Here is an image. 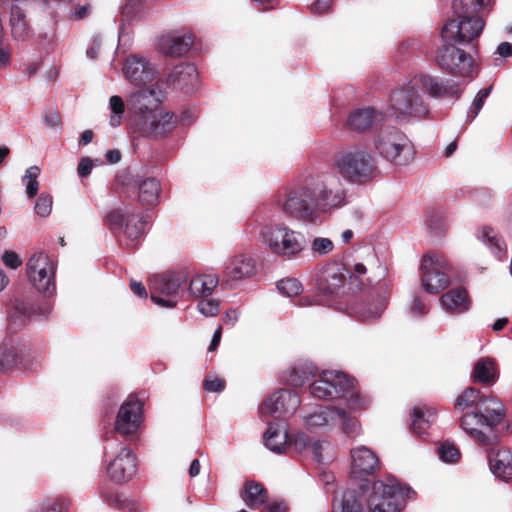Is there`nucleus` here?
<instances>
[{
    "instance_id": "obj_35",
    "label": "nucleus",
    "mask_w": 512,
    "mask_h": 512,
    "mask_svg": "<svg viewBox=\"0 0 512 512\" xmlns=\"http://www.w3.org/2000/svg\"><path fill=\"white\" fill-rule=\"evenodd\" d=\"M138 201L142 205L154 206L158 203L160 183L153 177L138 179Z\"/></svg>"
},
{
    "instance_id": "obj_59",
    "label": "nucleus",
    "mask_w": 512,
    "mask_h": 512,
    "mask_svg": "<svg viewBox=\"0 0 512 512\" xmlns=\"http://www.w3.org/2000/svg\"><path fill=\"white\" fill-rule=\"evenodd\" d=\"M309 8L315 14L327 13L331 8V0H314L309 4Z\"/></svg>"
},
{
    "instance_id": "obj_2",
    "label": "nucleus",
    "mask_w": 512,
    "mask_h": 512,
    "mask_svg": "<svg viewBox=\"0 0 512 512\" xmlns=\"http://www.w3.org/2000/svg\"><path fill=\"white\" fill-rule=\"evenodd\" d=\"M422 86L432 96H455L460 93L454 82H444L438 77L419 75L408 81L400 89L394 90L389 98L388 112L392 117L424 116L427 107L417 88Z\"/></svg>"
},
{
    "instance_id": "obj_12",
    "label": "nucleus",
    "mask_w": 512,
    "mask_h": 512,
    "mask_svg": "<svg viewBox=\"0 0 512 512\" xmlns=\"http://www.w3.org/2000/svg\"><path fill=\"white\" fill-rule=\"evenodd\" d=\"M108 227L117 232L121 230L125 236V246L132 248L142 237L145 230V222L138 214L129 211L128 208L114 209L106 216Z\"/></svg>"
},
{
    "instance_id": "obj_54",
    "label": "nucleus",
    "mask_w": 512,
    "mask_h": 512,
    "mask_svg": "<svg viewBox=\"0 0 512 512\" xmlns=\"http://www.w3.org/2000/svg\"><path fill=\"white\" fill-rule=\"evenodd\" d=\"M16 361V352L13 346H3L0 348V369H6L12 366Z\"/></svg>"
},
{
    "instance_id": "obj_41",
    "label": "nucleus",
    "mask_w": 512,
    "mask_h": 512,
    "mask_svg": "<svg viewBox=\"0 0 512 512\" xmlns=\"http://www.w3.org/2000/svg\"><path fill=\"white\" fill-rule=\"evenodd\" d=\"M478 238L499 258L505 252L504 242L492 228L484 227L480 231Z\"/></svg>"
},
{
    "instance_id": "obj_62",
    "label": "nucleus",
    "mask_w": 512,
    "mask_h": 512,
    "mask_svg": "<svg viewBox=\"0 0 512 512\" xmlns=\"http://www.w3.org/2000/svg\"><path fill=\"white\" fill-rule=\"evenodd\" d=\"M92 167H93V163L90 158H88V157L82 158L78 164V169H77L78 175L81 178L87 177L91 173Z\"/></svg>"
},
{
    "instance_id": "obj_27",
    "label": "nucleus",
    "mask_w": 512,
    "mask_h": 512,
    "mask_svg": "<svg viewBox=\"0 0 512 512\" xmlns=\"http://www.w3.org/2000/svg\"><path fill=\"white\" fill-rule=\"evenodd\" d=\"M387 306L385 293H377L375 297L366 299L354 310V316L363 323H372L378 320Z\"/></svg>"
},
{
    "instance_id": "obj_24",
    "label": "nucleus",
    "mask_w": 512,
    "mask_h": 512,
    "mask_svg": "<svg viewBox=\"0 0 512 512\" xmlns=\"http://www.w3.org/2000/svg\"><path fill=\"white\" fill-rule=\"evenodd\" d=\"M198 81L195 65L183 63L174 67L167 79V85L186 93L194 91Z\"/></svg>"
},
{
    "instance_id": "obj_63",
    "label": "nucleus",
    "mask_w": 512,
    "mask_h": 512,
    "mask_svg": "<svg viewBox=\"0 0 512 512\" xmlns=\"http://www.w3.org/2000/svg\"><path fill=\"white\" fill-rule=\"evenodd\" d=\"M314 304L318 305H329L328 300L320 299L319 297L304 296L299 299L298 305L301 307H307Z\"/></svg>"
},
{
    "instance_id": "obj_45",
    "label": "nucleus",
    "mask_w": 512,
    "mask_h": 512,
    "mask_svg": "<svg viewBox=\"0 0 512 512\" xmlns=\"http://www.w3.org/2000/svg\"><path fill=\"white\" fill-rule=\"evenodd\" d=\"M40 175V168L38 166H31L25 171V175L22 177V182L26 187V194L29 198H33L37 195L39 190V183L37 178Z\"/></svg>"
},
{
    "instance_id": "obj_14",
    "label": "nucleus",
    "mask_w": 512,
    "mask_h": 512,
    "mask_svg": "<svg viewBox=\"0 0 512 512\" xmlns=\"http://www.w3.org/2000/svg\"><path fill=\"white\" fill-rule=\"evenodd\" d=\"M447 268L448 263L442 255H424L421 263L422 285L428 293H437L448 286Z\"/></svg>"
},
{
    "instance_id": "obj_1",
    "label": "nucleus",
    "mask_w": 512,
    "mask_h": 512,
    "mask_svg": "<svg viewBox=\"0 0 512 512\" xmlns=\"http://www.w3.org/2000/svg\"><path fill=\"white\" fill-rule=\"evenodd\" d=\"M346 193L332 173L307 180L300 188L278 196L277 206L288 216L313 222L320 213L345 205Z\"/></svg>"
},
{
    "instance_id": "obj_51",
    "label": "nucleus",
    "mask_w": 512,
    "mask_h": 512,
    "mask_svg": "<svg viewBox=\"0 0 512 512\" xmlns=\"http://www.w3.org/2000/svg\"><path fill=\"white\" fill-rule=\"evenodd\" d=\"M53 200L49 194L41 193L35 204V212L41 217H47L52 211Z\"/></svg>"
},
{
    "instance_id": "obj_49",
    "label": "nucleus",
    "mask_w": 512,
    "mask_h": 512,
    "mask_svg": "<svg viewBox=\"0 0 512 512\" xmlns=\"http://www.w3.org/2000/svg\"><path fill=\"white\" fill-rule=\"evenodd\" d=\"M491 90H492V86L482 89L477 93L476 98L473 101L472 106L470 107V109L468 111V117L471 120H473L478 115V113L480 112V110L482 109V107L484 105L485 100L490 95Z\"/></svg>"
},
{
    "instance_id": "obj_6",
    "label": "nucleus",
    "mask_w": 512,
    "mask_h": 512,
    "mask_svg": "<svg viewBox=\"0 0 512 512\" xmlns=\"http://www.w3.org/2000/svg\"><path fill=\"white\" fill-rule=\"evenodd\" d=\"M260 239L274 255L292 258L302 252L305 246L304 235L285 223H270L260 230Z\"/></svg>"
},
{
    "instance_id": "obj_29",
    "label": "nucleus",
    "mask_w": 512,
    "mask_h": 512,
    "mask_svg": "<svg viewBox=\"0 0 512 512\" xmlns=\"http://www.w3.org/2000/svg\"><path fill=\"white\" fill-rule=\"evenodd\" d=\"M443 309L454 315L467 312L471 307V299L466 289L454 288L444 293L440 298Z\"/></svg>"
},
{
    "instance_id": "obj_7",
    "label": "nucleus",
    "mask_w": 512,
    "mask_h": 512,
    "mask_svg": "<svg viewBox=\"0 0 512 512\" xmlns=\"http://www.w3.org/2000/svg\"><path fill=\"white\" fill-rule=\"evenodd\" d=\"M334 167L348 182L362 184L372 179L376 172L375 158L364 147H352L339 155Z\"/></svg>"
},
{
    "instance_id": "obj_57",
    "label": "nucleus",
    "mask_w": 512,
    "mask_h": 512,
    "mask_svg": "<svg viewBox=\"0 0 512 512\" xmlns=\"http://www.w3.org/2000/svg\"><path fill=\"white\" fill-rule=\"evenodd\" d=\"M324 445H326L327 447H329V443H326V442H320V441H313L311 442L310 444V447H309V450L308 451H311L314 459L319 462V463H323L325 462L326 460H328V458H326L324 455H323V451H324Z\"/></svg>"
},
{
    "instance_id": "obj_40",
    "label": "nucleus",
    "mask_w": 512,
    "mask_h": 512,
    "mask_svg": "<svg viewBox=\"0 0 512 512\" xmlns=\"http://www.w3.org/2000/svg\"><path fill=\"white\" fill-rule=\"evenodd\" d=\"M338 424H340L342 432L348 437L355 438L361 434L359 421L346 410L337 407L336 426Z\"/></svg>"
},
{
    "instance_id": "obj_38",
    "label": "nucleus",
    "mask_w": 512,
    "mask_h": 512,
    "mask_svg": "<svg viewBox=\"0 0 512 512\" xmlns=\"http://www.w3.org/2000/svg\"><path fill=\"white\" fill-rule=\"evenodd\" d=\"M319 372L314 365L310 363H300L294 365L289 371L287 381L295 387H301L311 379H316Z\"/></svg>"
},
{
    "instance_id": "obj_16",
    "label": "nucleus",
    "mask_w": 512,
    "mask_h": 512,
    "mask_svg": "<svg viewBox=\"0 0 512 512\" xmlns=\"http://www.w3.org/2000/svg\"><path fill=\"white\" fill-rule=\"evenodd\" d=\"M437 63L442 68L460 76H469L473 69L472 57L457 48L455 43H445L439 49Z\"/></svg>"
},
{
    "instance_id": "obj_50",
    "label": "nucleus",
    "mask_w": 512,
    "mask_h": 512,
    "mask_svg": "<svg viewBox=\"0 0 512 512\" xmlns=\"http://www.w3.org/2000/svg\"><path fill=\"white\" fill-rule=\"evenodd\" d=\"M310 444H311V442H310L309 437L303 432H300L291 437H288L287 446L293 447L294 450L299 453H301L303 451H308Z\"/></svg>"
},
{
    "instance_id": "obj_34",
    "label": "nucleus",
    "mask_w": 512,
    "mask_h": 512,
    "mask_svg": "<svg viewBox=\"0 0 512 512\" xmlns=\"http://www.w3.org/2000/svg\"><path fill=\"white\" fill-rule=\"evenodd\" d=\"M266 447L276 453L285 450L288 443V435L284 426L280 423H270L264 433Z\"/></svg>"
},
{
    "instance_id": "obj_15",
    "label": "nucleus",
    "mask_w": 512,
    "mask_h": 512,
    "mask_svg": "<svg viewBox=\"0 0 512 512\" xmlns=\"http://www.w3.org/2000/svg\"><path fill=\"white\" fill-rule=\"evenodd\" d=\"M347 271L343 264L328 263L319 269L316 278V288L319 296H335L346 283Z\"/></svg>"
},
{
    "instance_id": "obj_20",
    "label": "nucleus",
    "mask_w": 512,
    "mask_h": 512,
    "mask_svg": "<svg viewBox=\"0 0 512 512\" xmlns=\"http://www.w3.org/2000/svg\"><path fill=\"white\" fill-rule=\"evenodd\" d=\"M380 469L377 454L369 447L358 445L350 450V473L354 478L364 479Z\"/></svg>"
},
{
    "instance_id": "obj_64",
    "label": "nucleus",
    "mask_w": 512,
    "mask_h": 512,
    "mask_svg": "<svg viewBox=\"0 0 512 512\" xmlns=\"http://www.w3.org/2000/svg\"><path fill=\"white\" fill-rule=\"evenodd\" d=\"M44 122L51 127H59L61 124L59 113L56 111L46 113L44 116Z\"/></svg>"
},
{
    "instance_id": "obj_13",
    "label": "nucleus",
    "mask_w": 512,
    "mask_h": 512,
    "mask_svg": "<svg viewBox=\"0 0 512 512\" xmlns=\"http://www.w3.org/2000/svg\"><path fill=\"white\" fill-rule=\"evenodd\" d=\"M56 266L43 252H37L27 262V273L31 283L41 293L51 295L55 291Z\"/></svg>"
},
{
    "instance_id": "obj_17",
    "label": "nucleus",
    "mask_w": 512,
    "mask_h": 512,
    "mask_svg": "<svg viewBox=\"0 0 512 512\" xmlns=\"http://www.w3.org/2000/svg\"><path fill=\"white\" fill-rule=\"evenodd\" d=\"M141 120L135 129L143 136L162 138L171 133L178 121L174 113L155 110L149 117Z\"/></svg>"
},
{
    "instance_id": "obj_47",
    "label": "nucleus",
    "mask_w": 512,
    "mask_h": 512,
    "mask_svg": "<svg viewBox=\"0 0 512 512\" xmlns=\"http://www.w3.org/2000/svg\"><path fill=\"white\" fill-rule=\"evenodd\" d=\"M439 458L445 463H455L460 459V451L453 442L444 441L438 447Z\"/></svg>"
},
{
    "instance_id": "obj_52",
    "label": "nucleus",
    "mask_w": 512,
    "mask_h": 512,
    "mask_svg": "<svg viewBox=\"0 0 512 512\" xmlns=\"http://www.w3.org/2000/svg\"><path fill=\"white\" fill-rule=\"evenodd\" d=\"M334 249V244L329 238L316 237L311 242V250L320 256L330 253Z\"/></svg>"
},
{
    "instance_id": "obj_21",
    "label": "nucleus",
    "mask_w": 512,
    "mask_h": 512,
    "mask_svg": "<svg viewBox=\"0 0 512 512\" xmlns=\"http://www.w3.org/2000/svg\"><path fill=\"white\" fill-rule=\"evenodd\" d=\"M107 475L117 483L130 480L137 471L136 457L128 447H121L107 466Z\"/></svg>"
},
{
    "instance_id": "obj_42",
    "label": "nucleus",
    "mask_w": 512,
    "mask_h": 512,
    "mask_svg": "<svg viewBox=\"0 0 512 512\" xmlns=\"http://www.w3.org/2000/svg\"><path fill=\"white\" fill-rule=\"evenodd\" d=\"M107 504L116 509L128 512H142L141 506L134 500L128 499L121 494H102Z\"/></svg>"
},
{
    "instance_id": "obj_30",
    "label": "nucleus",
    "mask_w": 512,
    "mask_h": 512,
    "mask_svg": "<svg viewBox=\"0 0 512 512\" xmlns=\"http://www.w3.org/2000/svg\"><path fill=\"white\" fill-rule=\"evenodd\" d=\"M493 401L497 400L493 397L483 396L479 390L468 387L457 397L455 409L460 412L467 409L483 411L484 408L491 407Z\"/></svg>"
},
{
    "instance_id": "obj_22",
    "label": "nucleus",
    "mask_w": 512,
    "mask_h": 512,
    "mask_svg": "<svg viewBox=\"0 0 512 512\" xmlns=\"http://www.w3.org/2000/svg\"><path fill=\"white\" fill-rule=\"evenodd\" d=\"M123 73L129 83L141 87L152 82L157 72L154 65L146 58L131 55L125 60Z\"/></svg>"
},
{
    "instance_id": "obj_55",
    "label": "nucleus",
    "mask_w": 512,
    "mask_h": 512,
    "mask_svg": "<svg viewBox=\"0 0 512 512\" xmlns=\"http://www.w3.org/2000/svg\"><path fill=\"white\" fill-rule=\"evenodd\" d=\"M11 25V30L14 38L18 41L26 40L30 34V28L26 22V19L18 22H13Z\"/></svg>"
},
{
    "instance_id": "obj_46",
    "label": "nucleus",
    "mask_w": 512,
    "mask_h": 512,
    "mask_svg": "<svg viewBox=\"0 0 512 512\" xmlns=\"http://www.w3.org/2000/svg\"><path fill=\"white\" fill-rule=\"evenodd\" d=\"M340 512H362L357 491H345L340 500Z\"/></svg>"
},
{
    "instance_id": "obj_48",
    "label": "nucleus",
    "mask_w": 512,
    "mask_h": 512,
    "mask_svg": "<svg viewBox=\"0 0 512 512\" xmlns=\"http://www.w3.org/2000/svg\"><path fill=\"white\" fill-rule=\"evenodd\" d=\"M277 288L282 294L286 295L287 297L297 296L303 290L301 282L295 278H288L279 281L277 284Z\"/></svg>"
},
{
    "instance_id": "obj_9",
    "label": "nucleus",
    "mask_w": 512,
    "mask_h": 512,
    "mask_svg": "<svg viewBox=\"0 0 512 512\" xmlns=\"http://www.w3.org/2000/svg\"><path fill=\"white\" fill-rule=\"evenodd\" d=\"M187 280V274L183 271L151 276L149 279L151 300L158 306L174 308L177 297L182 293Z\"/></svg>"
},
{
    "instance_id": "obj_56",
    "label": "nucleus",
    "mask_w": 512,
    "mask_h": 512,
    "mask_svg": "<svg viewBox=\"0 0 512 512\" xmlns=\"http://www.w3.org/2000/svg\"><path fill=\"white\" fill-rule=\"evenodd\" d=\"M429 311L428 304L419 297H415L410 306V313L413 317H419L427 314Z\"/></svg>"
},
{
    "instance_id": "obj_26",
    "label": "nucleus",
    "mask_w": 512,
    "mask_h": 512,
    "mask_svg": "<svg viewBox=\"0 0 512 512\" xmlns=\"http://www.w3.org/2000/svg\"><path fill=\"white\" fill-rule=\"evenodd\" d=\"M256 272L255 262L251 257L238 255L227 263L223 278L225 282H238L253 276Z\"/></svg>"
},
{
    "instance_id": "obj_43",
    "label": "nucleus",
    "mask_w": 512,
    "mask_h": 512,
    "mask_svg": "<svg viewBox=\"0 0 512 512\" xmlns=\"http://www.w3.org/2000/svg\"><path fill=\"white\" fill-rule=\"evenodd\" d=\"M108 107L111 112L109 117V124L112 127L120 126L124 118L126 108L124 100L118 95L111 96L109 99Z\"/></svg>"
},
{
    "instance_id": "obj_32",
    "label": "nucleus",
    "mask_w": 512,
    "mask_h": 512,
    "mask_svg": "<svg viewBox=\"0 0 512 512\" xmlns=\"http://www.w3.org/2000/svg\"><path fill=\"white\" fill-rule=\"evenodd\" d=\"M491 472L499 479L508 481L512 479V451L500 449L489 458Z\"/></svg>"
},
{
    "instance_id": "obj_5",
    "label": "nucleus",
    "mask_w": 512,
    "mask_h": 512,
    "mask_svg": "<svg viewBox=\"0 0 512 512\" xmlns=\"http://www.w3.org/2000/svg\"><path fill=\"white\" fill-rule=\"evenodd\" d=\"M504 416V406L493 401L492 406L483 411L471 410L461 418L462 429L482 445H492L497 441L494 427L499 425Z\"/></svg>"
},
{
    "instance_id": "obj_4",
    "label": "nucleus",
    "mask_w": 512,
    "mask_h": 512,
    "mask_svg": "<svg viewBox=\"0 0 512 512\" xmlns=\"http://www.w3.org/2000/svg\"><path fill=\"white\" fill-rule=\"evenodd\" d=\"M490 0H454L452 9L458 19L450 20L441 30L444 43L466 44L479 37L484 21L475 16L479 8L488 6Z\"/></svg>"
},
{
    "instance_id": "obj_44",
    "label": "nucleus",
    "mask_w": 512,
    "mask_h": 512,
    "mask_svg": "<svg viewBox=\"0 0 512 512\" xmlns=\"http://www.w3.org/2000/svg\"><path fill=\"white\" fill-rule=\"evenodd\" d=\"M23 0H0V14L10 11V24L26 19Z\"/></svg>"
},
{
    "instance_id": "obj_33",
    "label": "nucleus",
    "mask_w": 512,
    "mask_h": 512,
    "mask_svg": "<svg viewBox=\"0 0 512 512\" xmlns=\"http://www.w3.org/2000/svg\"><path fill=\"white\" fill-rule=\"evenodd\" d=\"M472 376L476 382L492 384L498 378V369L495 359L482 357L476 361L472 370Z\"/></svg>"
},
{
    "instance_id": "obj_25",
    "label": "nucleus",
    "mask_w": 512,
    "mask_h": 512,
    "mask_svg": "<svg viewBox=\"0 0 512 512\" xmlns=\"http://www.w3.org/2000/svg\"><path fill=\"white\" fill-rule=\"evenodd\" d=\"M193 45V37L190 33L171 32L163 35L159 42V50L170 57L185 55Z\"/></svg>"
},
{
    "instance_id": "obj_23",
    "label": "nucleus",
    "mask_w": 512,
    "mask_h": 512,
    "mask_svg": "<svg viewBox=\"0 0 512 512\" xmlns=\"http://www.w3.org/2000/svg\"><path fill=\"white\" fill-rule=\"evenodd\" d=\"M336 406L318 405L302 416L303 426L310 432L330 431L336 427Z\"/></svg>"
},
{
    "instance_id": "obj_37",
    "label": "nucleus",
    "mask_w": 512,
    "mask_h": 512,
    "mask_svg": "<svg viewBox=\"0 0 512 512\" xmlns=\"http://www.w3.org/2000/svg\"><path fill=\"white\" fill-rule=\"evenodd\" d=\"M242 499L251 509H258L266 503L268 499L267 491L262 484L250 481L245 485Z\"/></svg>"
},
{
    "instance_id": "obj_10",
    "label": "nucleus",
    "mask_w": 512,
    "mask_h": 512,
    "mask_svg": "<svg viewBox=\"0 0 512 512\" xmlns=\"http://www.w3.org/2000/svg\"><path fill=\"white\" fill-rule=\"evenodd\" d=\"M162 86L163 84L157 81L147 88H139L129 94L127 110L131 114L134 127L144 120L143 118L146 119L155 112L164 102L166 93Z\"/></svg>"
},
{
    "instance_id": "obj_31",
    "label": "nucleus",
    "mask_w": 512,
    "mask_h": 512,
    "mask_svg": "<svg viewBox=\"0 0 512 512\" xmlns=\"http://www.w3.org/2000/svg\"><path fill=\"white\" fill-rule=\"evenodd\" d=\"M50 312L49 307L19 302L15 306V312L9 317V327L18 328L22 326L27 319L32 317H45Z\"/></svg>"
},
{
    "instance_id": "obj_19",
    "label": "nucleus",
    "mask_w": 512,
    "mask_h": 512,
    "mask_svg": "<svg viewBox=\"0 0 512 512\" xmlns=\"http://www.w3.org/2000/svg\"><path fill=\"white\" fill-rule=\"evenodd\" d=\"M142 402L134 396H129L121 405L116 421L115 430L121 435L134 434L142 421Z\"/></svg>"
},
{
    "instance_id": "obj_61",
    "label": "nucleus",
    "mask_w": 512,
    "mask_h": 512,
    "mask_svg": "<svg viewBox=\"0 0 512 512\" xmlns=\"http://www.w3.org/2000/svg\"><path fill=\"white\" fill-rule=\"evenodd\" d=\"M101 43H102V39L99 35H94L92 38H91V43H90V46L89 48L87 49V56L90 58V59H96L98 57V54H99V50H100V47H101Z\"/></svg>"
},
{
    "instance_id": "obj_39",
    "label": "nucleus",
    "mask_w": 512,
    "mask_h": 512,
    "mask_svg": "<svg viewBox=\"0 0 512 512\" xmlns=\"http://www.w3.org/2000/svg\"><path fill=\"white\" fill-rule=\"evenodd\" d=\"M219 279L215 275H197L190 280L189 290L195 297L205 298L215 289Z\"/></svg>"
},
{
    "instance_id": "obj_36",
    "label": "nucleus",
    "mask_w": 512,
    "mask_h": 512,
    "mask_svg": "<svg viewBox=\"0 0 512 512\" xmlns=\"http://www.w3.org/2000/svg\"><path fill=\"white\" fill-rule=\"evenodd\" d=\"M436 412L426 406H415L412 413V430L415 434L421 436L434 422Z\"/></svg>"
},
{
    "instance_id": "obj_58",
    "label": "nucleus",
    "mask_w": 512,
    "mask_h": 512,
    "mask_svg": "<svg viewBox=\"0 0 512 512\" xmlns=\"http://www.w3.org/2000/svg\"><path fill=\"white\" fill-rule=\"evenodd\" d=\"M2 260L7 267L12 269H17L22 265L21 258L13 251H5Z\"/></svg>"
},
{
    "instance_id": "obj_28",
    "label": "nucleus",
    "mask_w": 512,
    "mask_h": 512,
    "mask_svg": "<svg viewBox=\"0 0 512 512\" xmlns=\"http://www.w3.org/2000/svg\"><path fill=\"white\" fill-rule=\"evenodd\" d=\"M383 120V114L373 108H359L352 111L346 121L350 130L364 132Z\"/></svg>"
},
{
    "instance_id": "obj_3",
    "label": "nucleus",
    "mask_w": 512,
    "mask_h": 512,
    "mask_svg": "<svg viewBox=\"0 0 512 512\" xmlns=\"http://www.w3.org/2000/svg\"><path fill=\"white\" fill-rule=\"evenodd\" d=\"M310 394L322 401L344 400L353 411L366 409L371 399L357 389V381L338 370L321 371L309 386Z\"/></svg>"
},
{
    "instance_id": "obj_60",
    "label": "nucleus",
    "mask_w": 512,
    "mask_h": 512,
    "mask_svg": "<svg viewBox=\"0 0 512 512\" xmlns=\"http://www.w3.org/2000/svg\"><path fill=\"white\" fill-rule=\"evenodd\" d=\"M204 388L209 392H221L225 388V382L219 378H206Z\"/></svg>"
},
{
    "instance_id": "obj_18",
    "label": "nucleus",
    "mask_w": 512,
    "mask_h": 512,
    "mask_svg": "<svg viewBox=\"0 0 512 512\" xmlns=\"http://www.w3.org/2000/svg\"><path fill=\"white\" fill-rule=\"evenodd\" d=\"M300 403L301 399L298 394L288 389H280L263 401L259 411L262 416L277 417L294 413Z\"/></svg>"
},
{
    "instance_id": "obj_53",
    "label": "nucleus",
    "mask_w": 512,
    "mask_h": 512,
    "mask_svg": "<svg viewBox=\"0 0 512 512\" xmlns=\"http://www.w3.org/2000/svg\"><path fill=\"white\" fill-rule=\"evenodd\" d=\"M198 311L206 316L213 317L219 313V303L214 299L203 298L197 305Z\"/></svg>"
},
{
    "instance_id": "obj_8",
    "label": "nucleus",
    "mask_w": 512,
    "mask_h": 512,
    "mask_svg": "<svg viewBox=\"0 0 512 512\" xmlns=\"http://www.w3.org/2000/svg\"><path fill=\"white\" fill-rule=\"evenodd\" d=\"M411 489L399 483L395 478L378 480L372 485L368 498L370 512H400L406 505Z\"/></svg>"
},
{
    "instance_id": "obj_11",
    "label": "nucleus",
    "mask_w": 512,
    "mask_h": 512,
    "mask_svg": "<svg viewBox=\"0 0 512 512\" xmlns=\"http://www.w3.org/2000/svg\"><path fill=\"white\" fill-rule=\"evenodd\" d=\"M375 147L385 159L396 165H406L414 156L410 140L394 127L388 128L378 135Z\"/></svg>"
}]
</instances>
